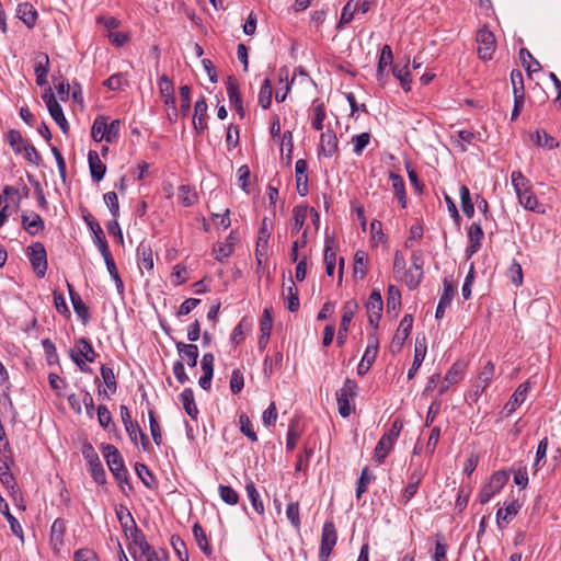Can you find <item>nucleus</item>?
Wrapping results in <instances>:
<instances>
[{"label":"nucleus","mask_w":561,"mask_h":561,"mask_svg":"<svg viewBox=\"0 0 561 561\" xmlns=\"http://www.w3.org/2000/svg\"><path fill=\"white\" fill-rule=\"evenodd\" d=\"M454 294H455V290H454L451 283H449L447 279H444V293L440 296L437 308H436V312H435L436 319H442L444 317L445 310L451 304Z\"/></svg>","instance_id":"33"},{"label":"nucleus","mask_w":561,"mask_h":561,"mask_svg":"<svg viewBox=\"0 0 561 561\" xmlns=\"http://www.w3.org/2000/svg\"><path fill=\"white\" fill-rule=\"evenodd\" d=\"M227 94L229 98L230 105L232 107L242 103V98L239 92V85L234 78L229 77L227 80Z\"/></svg>","instance_id":"54"},{"label":"nucleus","mask_w":561,"mask_h":561,"mask_svg":"<svg viewBox=\"0 0 561 561\" xmlns=\"http://www.w3.org/2000/svg\"><path fill=\"white\" fill-rule=\"evenodd\" d=\"M392 75L396 79L400 81L401 88L405 92H409L411 90V78L408 64H405L404 66L394 65L392 67Z\"/></svg>","instance_id":"43"},{"label":"nucleus","mask_w":561,"mask_h":561,"mask_svg":"<svg viewBox=\"0 0 561 561\" xmlns=\"http://www.w3.org/2000/svg\"><path fill=\"white\" fill-rule=\"evenodd\" d=\"M337 144L336 135L332 130L321 134L320 150L325 157L331 158L337 152Z\"/></svg>","instance_id":"30"},{"label":"nucleus","mask_w":561,"mask_h":561,"mask_svg":"<svg viewBox=\"0 0 561 561\" xmlns=\"http://www.w3.org/2000/svg\"><path fill=\"white\" fill-rule=\"evenodd\" d=\"M375 479V476L369 471L368 467H364L360 477L357 481L356 497L360 496L367 491L368 484Z\"/></svg>","instance_id":"58"},{"label":"nucleus","mask_w":561,"mask_h":561,"mask_svg":"<svg viewBox=\"0 0 561 561\" xmlns=\"http://www.w3.org/2000/svg\"><path fill=\"white\" fill-rule=\"evenodd\" d=\"M337 535L334 523L331 520H327L322 527L321 534V546L319 557L321 561H327L330 557L335 543H336Z\"/></svg>","instance_id":"10"},{"label":"nucleus","mask_w":561,"mask_h":561,"mask_svg":"<svg viewBox=\"0 0 561 561\" xmlns=\"http://www.w3.org/2000/svg\"><path fill=\"white\" fill-rule=\"evenodd\" d=\"M357 302L355 300H348L343 306V314L337 331L336 343L337 346H343L346 342L348 325L357 310Z\"/></svg>","instance_id":"14"},{"label":"nucleus","mask_w":561,"mask_h":561,"mask_svg":"<svg viewBox=\"0 0 561 561\" xmlns=\"http://www.w3.org/2000/svg\"><path fill=\"white\" fill-rule=\"evenodd\" d=\"M312 127L317 130L323 129V121L325 119V108L322 102L314 101L312 104Z\"/></svg>","instance_id":"51"},{"label":"nucleus","mask_w":561,"mask_h":561,"mask_svg":"<svg viewBox=\"0 0 561 561\" xmlns=\"http://www.w3.org/2000/svg\"><path fill=\"white\" fill-rule=\"evenodd\" d=\"M367 254L364 251H357L354 256V277L363 279L366 275Z\"/></svg>","instance_id":"53"},{"label":"nucleus","mask_w":561,"mask_h":561,"mask_svg":"<svg viewBox=\"0 0 561 561\" xmlns=\"http://www.w3.org/2000/svg\"><path fill=\"white\" fill-rule=\"evenodd\" d=\"M103 456L116 480L119 482L127 481L128 472L117 448L113 445H105L103 447Z\"/></svg>","instance_id":"5"},{"label":"nucleus","mask_w":561,"mask_h":561,"mask_svg":"<svg viewBox=\"0 0 561 561\" xmlns=\"http://www.w3.org/2000/svg\"><path fill=\"white\" fill-rule=\"evenodd\" d=\"M175 346L179 355L187 359V364L190 367H195L197 365L198 347L195 344L176 342Z\"/></svg>","instance_id":"35"},{"label":"nucleus","mask_w":561,"mask_h":561,"mask_svg":"<svg viewBox=\"0 0 561 561\" xmlns=\"http://www.w3.org/2000/svg\"><path fill=\"white\" fill-rule=\"evenodd\" d=\"M2 515L5 516L8 523L10 524V528H11V531L21 540L23 541L24 540V533H23V528L20 524V522L18 520V518H15L10 512H9V507H8V504L4 503V508H2Z\"/></svg>","instance_id":"59"},{"label":"nucleus","mask_w":561,"mask_h":561,"mask_svg":"<svg viewBox=\"0 0 561 561\" xmlns=\"http://www.w3.org/2000/svg\"><path fill=\"white\" fill-rule=\"evenodd\" d=\"M357 383L352 379H346L343 387L336 392L339 412L342 417H347L352 411V400L356 396Z\"/></svg>","instance_id":"6"},{"label":"nucleus","mask_w":561,"mask_h":561,"mask_svg":"<svg viewBox=\"0 0 561 561\" xmlns=\"http://www.w3.org/2000/svg\"><path fill=\"white\" fill-rule=\"evenodd\" d=\"M135 470L139 479L147 488L154 489L157 486L156 480L146 465L137 462Z\"/></svg>","instance_id":"57"},{"label":"nucleus","mask_w":561,"mask_h":561,"mask_svg":"<svg viewBox=\"0 0 561 561\" xmlns=\"http://www.w3.org/2000/svg\"><path fill=\"white\" fill-rule=\"evenodd\" d=\"M507 476L504 472L494 473L489 483L485 484L479 493V502L481 504L488 503L506 483Z\"/></svg>","instance_id":"13"},{"label":"nucleus","mask_w":561,"mask_h":561,"mask_svg":"<svg viewBox=\"0 0 561 561\" xmlns=\"http://www.w3.org/2000/svg\"><path fill=\"white\" fill-rule=\"evenodd\" d=\"M124 424H125L126 431L129 434L130 439L135 444H137L138 440L140 439V442L142 443L144 446L147 445L148 438L144 434V432H142V430L140 427V423H124Z\"/></svg>","instance_id":"62"},{"label":"nucleus","mask_w":561,"mask_h":561,"mask_svg":"<svg viewBox=\"0 0 561 561\" xmlns=\"http://www.w3.org/2000/svg\"><path fill=\"white\" fill-rule=\"evenodd\" d=\"M134 551L138 556L139 561H162L167 558V553L161 550L156 551L145 539L144 535H139L134 539Z\"/></svg>","instance_id":"11"},{"label":"nucleus","mask_w":561,"mask_h":561,"mask_svg":"<svg viewBox=\"0 0 561 561\" xmlns=\"http://www.w3.org/2000/svg\"><path fill=\"white\" fill-rule=\"evenodd\" d=\"M84 220L93 233V242L98 247L99 251H102L103 249H107L108 244H107V241L104 237L103 230H102L101 226L99 225V222L94 218H92V216H90V215L84 217Z\"/></svg>","instance_id":"34"},{"label":"nucleus","mask_w":561,"mask_h":561,"mask_svg":"<svg viewBox=\"0 0 561 561\" xmlns=\"http://www.w3.org/2000/svg\"><path fill=\"white\" fill-rule=\"evenodd\" d=\"M529 385V381H526L517 387L510 401L504 407V411L506 412L505 416H508L516 410L518 405H520L526 400L528 390L530 388Z\"/></svg>","instance_id":"25"},{"label":"nucleus","mask_w":561,"mask_h":561,"mask_svg":"<svg viewBox=\"0 0 561 561\" xmlns=\"http://www.w3.org/2000/svg\"><path fill=\"white\" fill-rule=\"evenodd\" d=\"M511 180L518 197V202L525 209L538 214L545 213L542 205L533 193V185L530 181L519 170L512 172Z\"/></svg>","instance_id":"1"},{"label":"nucleus","mask_w":561,"mask_h":561,"mask_svg":"<svg viewBox=\"0 0 561 561\" xmlns=\"http://www.w3.org/2000/svg\"><path fill=\"white\" fill-rule=\"evenodd\" d=\"M171 545L181 561H188V551L186 545L180 536H172Z\"/></svg>","instance_id":"64"},{"label":"nucleus","mask_w":561,"mask_h":561,"mask_svg":"<svg viewBox=\"0 0 561 561\" xmlns=\"http://www.w3.org/2000/svg\"><path fill=\"white\" fill-rule=\"evenodd\" d=\"M426 355V345L416 341L415 348H414V359L412 363L411 368L408 371V378L412 379L419 368L421 367L424 358Z\"/></svg>","instance_id":"42"},{"label":"nucleus","mask_w":561,"mask_h":561,"mask_svg":"<svg viewBox=\"0 0 561 561\" xmlns=\"http://www.w3.org/2000/svg\"><path fill=\"white\" fill-rule=\"evenodd\" d=\"M309 208L308 206L298 205L293 209V224L290 228L291 234H297L305 225V221L308 217Z\"/></svg>","instance_id":"40"},{"label":"nucleus","mask_w":561,"mask_h":561,"mask_svg":"<svg viewBox=\"0 0 561 561\" xmlns=\"http://www.w3.org/2000/svg\"><path fill=\"white\" fill-rule=\"evenodd\" d=\"M478 56L482 60H491L495 51L496 42L493 33L483 27L477 32Z\"/></svg>","instance_id":"7"},{"label":"nucleus","mask_w":561,"mask_h":561,"mask_svg":"<svg viewBox=\"0 0 561 561\" xmlns=\"http://www.w3.org/2000/svg\"><path fill=\"white\" fill-rule=\"evenodd\" d=\"M494 374V364L491 360L486 362L478 376L477 383L474 385L476 394H480L485 390V388L491 383Z\"/></svg>","instance_id":"28"},{"label":"nucleus","mask_w":561,"mask_h":561,"mask_svg":"<svg viewBox=\"0 0 561 561\" xmlns=\"http://www.w3.org/2000/svg\"><path fill=\"white\" fill-rule=\"evenodd\" d=\"M334 240L332 237L327 236L324 241V263L325 272L329 276H332L336 264V254L333 251Z\"/></svg>","instance_id":"37"},{"label":"nucleus","mask_w":561,"mask_h":561,"mask_svg":"<svg viewBox=\"0 0 561 561\" xmlns=\"http://www.w3.org/2000/svg\"><path fill=\"white\" fill-rule=\"evenodd\" d=\"M393 61L392 49L389 45H385L381 48L380 57L378 60V67L376 72V79L380 85H385L387 82L386 68Z\"/></svg>","instance_id":"20"},{"label":"nucleus","mask_w":561,"mask_h":561,"mask_svg":"<svg viewBox=\"0 0 561 561\" xmlns=\"http://www.w3.org/2000/svg\"><path fill=\"white\" fill-rule=\"evenodd\" d=\"M505 506L499 508L496 512V523L502 528V523L507 525L518 514L522 505L517 501H512L504 504Z\"/></svg>","instance_id":"26"},{"label":"nucleus","mask_w":561,"mask_h":561,"mask_svg":"<svg viewBox=\"0 0 561 561\" xmlns=\"http://www.w3.org/2000/svg\"><path fill=\"white\" fill-rule=\"evenodd\" d=\"M389 180L391 181L392 188L398 198V202L400 203L402 208H405L407 207V194H405V184H404L403 178L394 172H390Z\"/></svg>","instance_id":"38"},{"label":"nucleus","mask_w":561,"mask_h":561,"mask_svg":"<svg viewBox=\"0 0 561 561\" xmlns=\"http://www.w3.org/2000/svg\"><path fill=\"white\" fill-rule=\"evenodd\" d=\"M83 456L88 460L90 465L91 474L94 479V481L99 484H102L105 482V471L102 467V463L99 459L98 454L94 451L93 447L91 445H85L83 447Z\"/></svg>","instance_id":"16"},{"label":"nucleus","mask_w":561,"mask_h":561,"mask_svg":"<svg viewBox=\"0 0 561 561\" xmlns=\"http://www.w3.org/2000/svg\"><path fill=\"white\" fill-rule=\"evenodd\" d=\"M272 94H273L272 82L268 78H266L263 81L262 87L260 89V93H259V103L264 110H266L271 106Z\"/></svg>","instance_id":"50"},{"label":"nucleus","mask_w":561,"mask_h":561,"mask_svg":"<svg viewBox=\"0 0 561 561\" xmlns=\"http://www.w3.org/2000/svg\"><path fill=\"white\" fill-rule=\"evenodd\" d=\"M193 535H194V538H195L196 543L199 547V549L206 556H210L213 550H211V547L208 543L206 533L203 529V527L199 524H197V523L194 524V526H193Z\"/></svg>","instance_id":"45"},{"label":"nucleus","mask_w":561,"mask_h":561,"mask_svg":"<svg viewBox=\"0 0 561 561\" xmlns=\"http://www.w3.org/2000/svg\"><path fill=\"white\" fill-rule=\"evenodd\" d=\"M370 141V134L369 133H362L358 135H354L351 139V142L353 145V151L356 156H360L364 151V149L368 146Z\"/></svg>","instance_id":"63"},{"label":"nucleus","mask_w":561,"mask_h":561,"mask_svg":"<svg viewBox=\"0 0 561 561\" xmlns=\"http://www.w3.org/2000/svg\"><path fill=\"white\" fill-rule=\"evenodd\" d=\"M402 430V423H392V426L388 432H386L379 442L377 443L374 450V460L380 465L385 461L386 457L391 451L394 442L399 437V434Z\"/></svg>","instance_id":"4"},{"label":"nucleus","mask_w":561,"mask_h":561,"mask_svg":"<svg viewBox=\"0 0 561 561\" xmlns=\"http://www.w3.org/2000/svg\"><path fill=\"white\" fill-rule=\"evenodd\" d=\"M193 125L198 134L207 128V103L204 96L195 102Z\"/></svg>","instance_id":"23"},{"label":"nucleus","mask_w":561,"mask_h":561,"mask_svg":"<svg viewBox=\"0 0 561 561\" xmlns=\"http://www.w3.org/2000/svg\"><path fill=\"white\" fill-rule=\"evenodd\" d=\"M66 533V523L64 519L57 518L50 528V546L53 550L58 553L64 545V537Z\"/></svg>","instance_id":"27"},{"label":"nucleus","mask_w":561,"mask_h":561,"mask_svg":"<svg viewBox=\"0 0 561 561\" xmlns=\"http://www.w3.org/2000/svg\"><path fill=\"white\" fill-rule=\"evenodd\" d=\"M16 15L28 28H32L36 24L37 11L31 3L25 2L19 4Z\"/></svg>","instance_id":"36"},{"label":"nucleus","mask_w":561,"mask_h":561,"mask_svg":"<svg viewBox=\"0 0 561 561\" xmlns=\"http://www.w3.org/2000/svg\"><path fill=\"white\" fill-rule=\"evenodd\" d=\"M67 288L77 316L87 323L90 319L89 308L82 301L81 297L75 291L73 286L67 282Z\"/></svg>","instance_id":"31"},{"label":"nucleus","mask_w":561,"mask_h":561,"mask_svg":"<svg viewBox=\"0 0 561 561\" xmlns=\"http://www.w3.org/2000/svg\"><path fill=\"white\" fill-rule=\"evenodd\" d=\"M27 194L28 187L26 185H21V187L5 186L3 188L2 202H4V206H2V222L13 211L18 210L22 198L26 197Z\"/></svg>","instance_id":"3"},{"label":"nucleus","mask_w":561,"mask_h":561,"mask_svg":"<svg viewBox=\"0 0 561 561\" xmlns=\"http://www.w3.org/2000/svg\"><path fill=\"white\" fill-rule=\"evenodd\" d=\"M22 225L30 234H35L44 228V221L36 213L31 211L22 216Z\"/></svg>","instance_id":"39"},{"label":"nucleus","mask_w":561,"mask_h":561,"mask_svg":"<svg viewBox=\"0 0 561 561\" xmlns=\"http://www.w3.org/2000/svg\"><path fill=\"white\" fill-rule=\"evenodd\" d=\"M245 491L254 511L260 515L264 514V504L260 497V494L253 481L247 482Z\"/></svg>","instance_id":"44"},{"label":"nucleus","mask_w":561,"mask_h":561,"mask_svg":"<svg viewBox=\"0 0 561 561\" xmlns=\"http://www.w3.org/2000/svg\"><path fill=\"white\" fill-rule=\"evenodd\" d=\"M159 91L163 99L164 105L168 107V110H172L174 112V116L178 117L175 98L173 93V83L165 75H163L159 80Z\"/></svg>","instance_id":"22"},{"label":"nucleus","mask_w":561,"mask_h":561,"mask_svg":"<svg viewBox=\"0 0 561 561\" xmlns=\"http://www.w3.org/2000/svg\"><path fill=\"white\" fill-rule=\"evenodd\" d=\"M413 327V318L411 314H405L397 329L392 339L391 347L393 351H400L405 340L409 337Z\"/></svg>","instance_id":"18"},{"label":"nucleus","mask_w":561,"mask_h":561,"mask_svg":"<svg viewBox=\"0 0 561 561\" xmlns=\"http://www.w3.org/2000/svg\"><path fill=\"white\" fill-rule=\"evenodd\" d=\"M308 163L305 159H298L295 163L297 192L300 196L308 194Z\"/></svg>","instance_id":"24"},{"label":"nucleus","mask_w":561,"mask_h":561,"mask_svg":"<svg viewBox=\"0 0 561 561\" xmlns=\"http://www.w3.org/2000/svg\"><path fill=\"white\" fill-rule=\"evenodd\" d=\"M27 256L38 277H44L47 271V254L43 243L35 242L27 248Z\"/></svg>","instance_id":"8"},{"label":"nucleus","mask_w":561,"mask_h":561,"mask_svg":"<svg viewBox=\"0 0 561 561\" xmlns=\"http://www.w3.org/2000/svg\"><path fill=\"white\" fill-rule=\"evenodd\" d=\"M423 276V259L421 253L413 252L411 255V267L404 272V282L410 289H415Z\"/></svg>","instance_id":"12"},{"label":"nucleus","mask_w":561,"mask_h":561,"mask_svg":"<svg viewBox=\"0 0 561 561\" xmlns=\"http://www.w3.org/2000/svg\"><path fill=\"white\" fill-rule=\"evenodd\" d=\"M239 241V237L234 231H231L225 242L217 243L214 247L215 260L224 262L228 259L234 249L236 243Z\"/></svg>","instance_id":"19"},{"label":"nucleus","mask_w":561,"mask_h":561,"mask_svg":"<svg viewBox=\"0 0 561 561\" xmlns=\"http://www.w3.org/2000/svg\"><path fill=\"white\" fill-rule=\"evenodd\" d=\"M287 291V309L290 312H295L299 309V297H298V289L293 280V278L289 279V285L286 287Z\"/></svg>","instance_id":"55"},{"label":"nucleus","mask_w":561,"mask_h":561,"mask_svg":"<svg viewBox=\"0 0 561 561\" xmlns=\"http://www.w3.org/2000/svg\"><path fill=\"white\" fill-rule=\"evenodd\" d=\"M89 169L91 178L95 182H100L106 172V165L102 162L96 151H89L88 153Z\"/></svg>","instance_id":"29"},{"label":"nucleus","mask_w":561,"mask_h":561,"mask_svg":"<svg viewBox=\"0 0 561 561\" xmlns=\"http://www.w3.org/2000/svg\"><path fill=\"white\" fill-rule=\"evenodd\" d=\"M138 266L148 272L153 270V252L149 244L141 242L137 248Z\"/></svg>","instance_id":"32"},{"label":"nucleus","mask_w":561,"mask_h":561,"mask_svg":"<svg viewBox=\"0 0 561 561\" xmlns=\"http://www.w3.org/2000/svg\"><path fill=\"white\" fill-rule=\"evenodd\" d=\"M42 99L45 102L51 118L56 122V124L61 128L64 133H67L68 122L64 115L60 104L57 102L50 88L44 91Z\"/></svg>","instance_id":"9"},{"label":"nucleus","mask_w":561,"mask_h":561,"mask_svg":"<svg viewBox=\"0 0 561 561\" xmlns=\"http://www.w3.org/2000/svg\"><path fill=\"white\" fill-rule=\"evenodd\" d=\"M357 12V4L353 3V0H350L342 9L341 19L336 24L337 30H342L344 25L352 22L355 13Z\"/></svg>","instance_id":"56"},{"label":"nucleus","mask_w":561,"mask_h":561,"mask_svg":"<svg viewBox=\"0 0 561 561\" xmlns=\"http://www.w3.org/2000/svg\"><path fill=\"white\" fill-rule=\"evenodd\" d=\"M181 402L186 411V413L195 419L198 410L196 408L195 401H194V394L191 389H185L181 396H180Z\"/></svg>","instance_id":"48"},{"label":"nucleus","mask_w":561,"mask_h":561,"mask_svg":"<svg viewBox=\"0 0 561 561\" xmlns=\"http://www.w3.org/2000/svg\"><path fill=\"white\" fill-rule=\"evenodd\" d=\"M103 84L111 91H121L128 85V79L125 73L118 72L112 75Z\"/></svg>","instance_id":"46"},{"label":"nucleus","mask_w":561,"mask_h":561,"mask_svg":"<svg viewBox=\"0 0 561 561\" xmlns=\"http://www.w3.org/2000/svg\"><path fill=\"white\" fill-rule=\"evenodd\" d=\"M266 220L267 219L264 218L262 221V227L260 228V231H259V237H257L256 248H255V259H256L259 274L261 273L263 261L267 254V244H268V239H270V234H271L267 229Z\"/></svg>","instance_id":"17"},{"label":"nucleus","mask_w":561,"mask_h":561,"mask_svg":"<svg viewBox=\"0 0 561 561\" xmlns=\"http://www.w3.org/2000/svg\"><path fill=\"white\" fill-rule=\"evenodd\" d=\"M377 354L374 353L373 346H367L362 357L360 363L357 366V374L364 376L371 367L376 359Z\"/></svg>","instance_id":"49"},{"label":"nucleus","mask_w":561,"mask_h":561,"mask_svg":"<svg viewBox=\"0 0 561 561\" xmlns=\"http://www.w3.org/2000/svg\"><path fill=\"white\" fill-rule=\"evenodd\" d=\"M96 353L92 344L85 337L77 340L75 347L70 350V358L79 367L82 373H91V368L87 365L95 360Z\"/></svg>","instance_id":"2"},{"label":"nucleus","mask_w":561,"mask_h":561,"mask_svg":"<svg viewBox=\"0 0 561 561\" xmlns=\"http://www.w3.org/2000/svg\"><path fill=\"white\" fill-rule=\"evenodd\" d=\"M382 297L379 289H373L368 301L366 304V309L368 313L369 323L376 329L379 325V321L381 318L382 311Z\"/></svg>","instance_id":"15"},{"label":"nucleus","mask_w":561,"mask_h":561,"mask_svg":"<svg viewBox=\"0 0 561 561\" xmlns=\"http://www.w3.org/2000/svg\"><path fill=\"white\" fill-rule=\"evenodd\" d=\"M533 139L537 146L543 147L549 150L557 148L559 146L558 141H556L553 137H551L543 130H537Z\"/></svg>","instance_id":"61"},{"label":"nucleus","mask_w":561,"mask_h":561,"mask_svg":"<svg viewBox=\"0 0 561 561\" xmlns=\"http://www.w3.org/2000/svg\"><path fill=\"white\" fill-rule=\"evenodd\" d=\"M178 198L183 206L188 207L196 202L197 196L192 187L188 185H181L179 187Z\"/></svg>","instance_id":"60"},{"label":"nucleus","mask_w":561,"mask_h":561,"mask_svg":"<svg viewBox=\"0 0 561 561\" xmlns=\"http://www.w3.org/2000/svg\"><path fill=\"white\" fill-rule=\"evenodd\" d=\"M117 518L121 522V524L125 530H127L128 527L130 526V533H131V536H134V539L136 537H138L139 535H142L140 533V530L137 528L135 520L128 511H125V512L123 510L118 511Z\"/></svg>","instance_id":"52"},{"label":"nucleus","mask_w":561,"mask_h":561,"mask_svg":"<svg viewBox=\"0 0 561 561\" xmlns=\"http://www.w3.org/2000/svg\"><path fill=\"white\" fill-rule=\"evenodd\" d=\"M463 364L455 363L450 369L447 371L445 376L444 382L446 385L442 386L440 392L445 391L450 385H455L459 382L463 375Z\"/></svg>","instance_id":"41"},{"label":"nucleus","mask_w":561,"mask_h":561,"mask_svg":"<svg viewBox=\"0 0 561 561\" xmlns=\"http://www.w3.org/2000/svg\"><path fill=\"white\" fill-rule=\"evenodd\" d=\"M483 237L484 233L481 225L478 222H472L468 228L469 247L466 250L467 257H471L480 250Z\"/></svg>","instance_id":"21"},{"label":"nucleus","mask_w":561,"mask_h":561,"mask_svg":"<svg viewBox=\"0 0 561 561\" xmlns=\"http://www.w3.org/2000/svg\"><path fill=\"white\" fill-rule=\"evenodd\" d=\"M91 136L92 138L100 142L102 140H106V117L105 116H98L92 125L91 129Z\"/></svg>","instance_id":"47"}]
</instances>
